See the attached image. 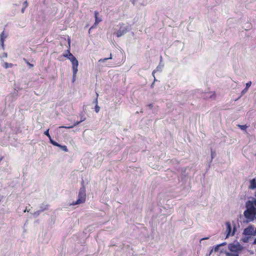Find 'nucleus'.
Returning <instances> with one entry per match:
<instances>
[{"instance_id": "obj_1", "label": "nucleus", "mask_w": 256, "mask_h": 256, "mask_svg": "<svg viewBox=\"0 0 256 256\" xmlns=\"http://www.w3.org/2000/svg\"><path fill=\"white\" fill-rule=\"evenodd\" d=\"M245 204L246 210L244 212V216L246 220L244 222L249 223L256 220V198H248Z\"/></svg>"}, {"instance_id": "obj_2", "label": "nucleus", "mask_w": 256, "mask_h": 256, "mask_svg": "<svg viewBox=\"0 0 256 256\" xmlns=\"http://www.w3.org/2000/svg\"><path fill=\"white\" fill-rule=\"evenodd\" d=\"M254 226L252 224H250L245 228L242 232L244 236L241 238L240 240L244 243L248 242L252 236H255L254 234Z\"/></svg>"}, {"instance_id": "obj_3", "label": "nucleus", "mask_w": 256, "mask_h": 256, "mask_svg": "<svg viewBox=\"0 0 256 256\" xmlns=\"http://www.w3.org/2000/svg\"><path fill=\"white\" fill-rule=\"evenodd\" d=\"M82 186L80 189V191L78 192V199L76 201L73 203V205L79 204H82L84 202L86 198V188L84 186V181L82 180L81 182Z\"/></svg>"}, {"instance_id": "obj_4", "label": "nucleus", "mask_w": 256, "mask_h": 256, "mask_svg": "<svg viewBox=\"0 0 256 256\" xmlns=\"http://www.w3.org/2000/svg\"><path fill=\"white\" fill-rule=\"evenodd\" d=\"M228 248L231 252H238L244 249V247L240 244L239 242L235 241L228 244Z\"/></svg>"}, {"instance_id": "obj_5", "label": "nucleus", "mask_w": 256, "mask_h": 256, "mask_svg": "<svg viewBox=\"0 0 256 256\" xmlns=\"http://www.w3.org/2000/svg\"><path fill=\"white\" fill-rule=\"evenodd\" d=\"M70 61L72 64V82H74L76 80V73L78 71V62L74 56L72 58Z\"/></svg>"}, {"instance_id": "obj_6", "label": "nucleus", "mask_w": 256, "mask_h": 256, "mask_svg": "<svg viewBox=\"0 0 256 256\" xmlns=\"http://www.w3.org/2000/svg\"><path fill=\"white\" fill-rule=\"evenodd\" d=\"M233 223H234V228H233V230H232V227L230 222H226V238H228V236H234L236 232V224H234V222H233Z\"/></svg>"}, {"instance_id": "obj_7", "label": "nucleus", "mask_w": 256, "mask_h": 256, "mask_svg": "<svg viewBox=\"0 0 256 256\" xmlns=\"http://www.w3.org/2000/svg\"><path fill=\"white\" fill-rule=\"evenodd\" d=\"M128 31V27L124 26V25L122 24L120 26L119 30L116 32H115L114 34H116L117 37L120 38L125 34Z\"/></svg>"}, {"instance_id": "obj_8", "label": "nucleus", "mask_w": 256, "mask_h": 256, "mask_svg": "<svg viewBox=\"0 0 256 256\" xmlns=\"http://www.w3.org/2000/svg\"><path fill=\"white\" fill-rule=\"evenodd\" d=\"M204 99L208 98H215V93L213 92H205L202 94V96Z\"/></svg>"}, {"instance_id": "obj_9", "label": "nucleus", "mask_w": 256, "mask_h": 256, "mask_svg": "<svg viewBox=\"0 0 256 256\" xmlns=\"http://www.w3.org/2000/svg\"><path fill=\"white\" fill-rule=\"evenodd\" d=\"M44 134L50 140V143L51 144H52L54 146H57L58 145V142H55L54 140L52 138H51V136H50V134H49V129H48L47 130H46L44 132Z\"/></svg>"}, {"instance_id": "obj_10", "label": "nucleus", "mask_w": 256, "mask_h": 256, "mask_svg": "<svg viewBox=\"0 0 256 256\" xmlns=\"http://www.w3.org/2000/svg\"><path fill=\"white\" fill-rule=\"evenodd\" d=\"M7 37V34H5L4 32L3 31L0 34V42L2 46V48L4 49V41L5 38Z\"/></svg>"}, {"instance_id": "obj_11", "label": "nucleus", "mask_w": 256, "mask_h": 256, "mask_svg": "<svg viewBox=\"0 0 256 256\" xmlns=\"http://www.w3.org/2000/svg\"><path fill=\"white\" fill-rule=\"evenodd\" d=\"M248 188L252 190L256 188V180L255 178H253L250 180V185L248 186Z\"/></svg>"}, {"instance_id": "obj_12", "label": "nucleus", "mask_w": 256, "mask_h": 256, "mask_svg": "<svg viewBox=\"0 0 256 256\" xmlns=\"http://www.w3.org/2000/svg\"><path fill=\"white\" fill-rule=\"evenodd\" d=\"M94 18H95V22L94 25L98 24L102 20L100 18H98V16L99 13L97 11L94 12Z\"/></svg>"}, {"instance_id": "obj_13", "label": "nucleus", "mask_w": 256, "mask_h": 256, "mask_svg": "<svg viewBox=\"0 0 256 256\" xmlns=\"http://www.w3.org/2000/svg\"><path fill=\"white\" fill-rule=\"evenodd\" d=\"M49 205L46 203H43L40 206V210L42 212L48 208Z\"/></svg>"}, {"instance_id": "obj_14", "label": "nucleus", "mask_w": 256, "mask_h": 256, "mask_svg": "<svg viewBox=\"0 0 256 256\" xmlns=\"http://www.w3.org/2000/svg\"><path fill=\"white\" fill-rule=\"evenodd\" d=\"M80 123H81V122L80 121H77V122H76L72 126H60V128H68V129L71 128H73L75 126L78 125Z\"/></svg>"}, {"instance_id": "obj_15", "label": "nucleus", "mask_w": 256, "mask_h": 256, "mask_svg": "<svg viewBox=\"0 0 256 256\" xmlns=\"http://www.w3.org/2000/svg\"><path fill=\"white\" fill-rule=\"evenodd\" d=\"M68 54H64L65 58H68V60H71L74 56L70 52L69 50H68Z\"/></svg>"}, {"instance_id": "obj_16", "label": "nucleus", "mask_w": 256, "mask_h": 256, "mask_svg": "<svg viewBox=\"0 0 256 256\" xmlns=\"http://www.w3.org/2000/svg\"><path fill=\"white\" fill-rule=\"evenodd\" d=\"M112 54H110L109 58H100L98 60V62H106L107 60H112Z\"/></svg>"}, {"instance_id": "obj_17", "label": "nucleus", "mask_w": 256, "mask_h": 256, "mask_svg": "<svg viewBox=\"0 0 256 256\" xmlns=\"http://www.w3.org/2000/svg\"><path fill=\"white\" fill-rule=\"evenodd\" d=\"M56 146H58L59 148H60L61 149L64 150V152H67L68 151V149L67 147L66 146H62L58 143V145Z\"/></svg>"}, {"instance_id": "obj_18", "label": "nucleus", "mask_w": 256, "mask_h": 256, "mask_svg": "<svg viewBox=\"0 0 256 256\" xmlns=\"http://www.w3.org/2000/svg\"><path fill=\"white\" fill-rule=\"evenodd\" d=\"M188 178L186 176H182V185L184 184L186 182H188Z\"/></svg>"}, {"instance_id": "obj_19", "label": "nucleus", "mask_w": 256, "mask_h": 256, "mask_svg": "<svg viewBox=\"0 0 256 256\" xmlns=\"http://www.w3.org/2000/svg\"><path fill=\"white\" fill-rule=\"evenodd\" d=\"M12 64H10V63H8V62H4V67L5 68H11L12 67Z\"/></svg>"}, {"instance_id": "obj_20", "label": "nucleus", "mask_w": 256, "mask_h": 256, "mask_svg": "<svg viewBox=\"0 0 256 256\" xmlns=\"http://www.w3.org/2000/svg\"><path fill=\"white\" fill-rule=\"evenodd\" d=\"M226 256H239V254H238V252H234V253H231V252H226Z\"/></svg>"}, {"instance_id": "obj_21", "label": "nucleus", "mask_w": 256, "mask_h": 256, "mask_svg": "<svg viewBox=\"0 0 256 256\" xmlns=\"http://www.w3.org/2000/svg\"><path fill=\"white\" fill-rule=\"evenodd\" d=\"M163 66H164V65L163 64L161 65L160 62L159 65L156 67V70L160 71V72L162 71Z\"/></svg>"}, {"instance_id": "obj_22", "label": "nucleus", "mask_w": 256, "mask_h": 256, "mask_svg": "<svg viewBox=\"0 0 256 256\" xmlns=\"http://www.w3.org/2000/svg\"><path fill=\"white\" fill-rule=\"evenodd\" d=\"M238 126L242 130H245L246 128H247V126L246 125H238Z\"/></svg>"}, {"instance_id": "obj_23", "label": "nucleus", "mask_w": 256, "mask_h": 256, "mask_svg": "<svg viewBox=\"0 0 256 256\" xmlns=\"http://www.w3.org/2000/svg\"><path fill=\"white\" fill-rule=\"evenodd\" d=\"M220 248V245L218 244L214 247L213 250L214 251V252H218Z\"/></svg>"}, {"instance_id": "obj_24", "label": "nucleus", "mask_w": 256, "mask_h": 256, "mask_svg": "<svg viewBox=\"0 0 256 256\" xmlns=\"http://www.w3.org/2000/svg\"><path fill=\"white\" fill-rule=\"evenodd\" d=\"M86 120L85 117L84 116V115L83 114H80V122H84Z\"/></svg>"}, {"instance_id": "obj_25", "label": "nucleus", "mask_w": 256, "mask_h": 256, "mask_svg": "<svg viewBox=\"0 0 256 256\" xmlns=\"http://www.w3.org/2000/svg\"><path fill=\"white\" fill-rule=\"evenodd\" d=\"M216 155V153L215 152L212 150L211 151V161L214 158Z\"/></svg>"}, {"instance_id": "obj_26", "label": "nucleus", "mask_w": 256, "mask_h": 256, "mask_svg": "<svg viewBox=\"0 0 256 256\" xmlns=\"http://www.w3.org/2000/svg\"><path fill=\"white\" fill-rule=\"evenodd\" d=\"M95 112L98 113L100 112V106L96 104L94 108Z\"/></svg>"}, {"instance_id": "obj_27", "label": "nucleus", "mask_w": 256, "mask_h": 256, "mask_svg": "<svg viewBox=\"0 0 256 256\" xmlns=\"http://www.w3.org/2000/svg\"><path fill=\"white\" fill-rule=\"evenodd\" d=\"M41 213V212L38 210L36 212H35L34 213V216H39V214Z\"/></svg>"}, {"instance_id": "obj_28", "label": "nucleus", "mask_w": 256, "mask_h": 256, "mask_svg": "<svg viewBox=\"0 0 256 256\" xmlns=\"http://www.w3.org/2000/svg\"><path fill=\"white\" fill-rule=\"evenodd\" d=\"M220 254H222V253H225L226 252H228L226 251V250H224V248H220Z\"/></svg>"}, {"instance_id": "obj_29", "label": "nucleus", "mask_w": 256, "mask_h": 256, "mask_svg": "<svg viewBox=\"0 0 256 256\" xmlns=\"http://www.w3.org/2000/svg\"><path fill=\"white\" fill-rule=\"evenodd\" d=\"M251 84H252V82H251L250 81V82H248L246 84V88H248H248L250 86Z\"/></svg>"}, {"instance_id": "obj_30", "label": "nucleus", "mask_w": 256, "mask_h": 256, "mask_svg": "<svg viewBox=\"0 0 256 256\" xmlns=\"http://www.w3.org/2000/svg\"><path fill=\"white\" fill-rule=\"evenodd\" d=\"M248 90V88H245L242 91V94L243 95L246 92H247Z\"/></svg>"}, {"instance_id": "obj_31", "label": "nucleus", "mask_w": 256, "mask_h": 256, "mask_svg": "<svg viewBox=\"0 0 256 256\" xmlns=\"http://www.w3.org/2000/svg\"><path fill=\"white\" fill-rule=\"evenodd\" d=\"M7 56H8L7 53L4 52L2 57V58H7Z\"/></svg>"}, {"instance_id": "obj_32", "label": "nucleus", "mask_w": 256, "mask_h": 256, "mask_svg": "<svg viewBox=\"0 0 256 256\" xmlns=\"http://www.w3.org/2000/svg\"><path fill=\"white\" fill-rule=\"evenodd\" d=\"M226 242H222V244H219V245H220V248H221L222 246H224L226 245Z\"/></svg>"}, {"instance_id": "obj_33", "label": "nucleus", "mask_w": 256, "mask_h": 256, "mask_svg": "<svg viewBox=\"0 0 256 256\" xmlns=\"http://www.w3.org/2000/svg\"><path fill=\"white\" fill-rule=\"evenodd\" d=\"M24 6H25V8H26L28 6V2L27 1H25L24 2Z\"/></svg>"}, {"instance_id": "obj_34", "label": "nucleus", "mask_w": 256, "mask_h": 256, "mask_svg": "<svg viewBox=\"0 0 256 256\" xmlns=\"http://www.w3.org/2000/svg\"><path fill=\"white\" fill-rule=\"evenodd\" d=\"M26 8H25V6H24V8H22V9L21 10V12H22V13L24 12Z\"/></svg>"}, {"instance_id": "obj_35", "label": "nucleus", "mask_w": 256, "mask_h": 256, "mask_svg": "<svg viewBox=\"0 0 256 256\" xmlns=\"http://www.w3.org/2000/svg\"><path fill=\"white\" fill-rule=\"evenodd\" d=\"M27 64L30 66V67H32L33 66V64H30V62H26Z\"/></svg>"}, {"instance_id": "obj_36", "label": "nucleus", "mask_w": 256, "mask_h": 256, "mask_svg": "<svg viewBox=\"0 0 256 256\" xmlns=\"http://www.w3.org/2000/svg\"><path fill=\"white\" fill-rule=\"evenodd\" d=\"M252 244H256V238H254L253 242H252Z\"/></svg>"}, {"instance_id": "obj_37", "label": "nucleus", "mask_w": 256, "mask_h": 256, "mask_svg": "<svg viewBox=\"0 0 256 256\" xmlns=\"http://www.w3.org/2000/svg\"><path fill=\"white\" fill-rule=\"evenodd\" d=\"M148 106L150 108H151L152 107V104H149L148 105Z\"/></svg>"}, {"instance_id": "obj_38", "label": "nucleus", "mask_w": 256, "mask_h": 256, "mask_svg": "<svg viewBox=\"0 0 256 256\" xmlns=\"http://www.w3.org/2000/svg\"><path fill=\"white\" fill-rule=\"evenodd\" d=\"M254 236H256V228L255 229L254 228Z\"/></svg>"}, {"instance_id": "obj_39", "label": "nucleus", "mask_w": 256, "mask_h": 256, "mask_svg": "<svg viewBox=\"0 0 256 256\" xmlns=\"http://www.w3.org/2000/svg\"><path fill=\"white\" fill-rule=\"evenodd\" d=\"M94 102H95L96 104H98V99L97 98L94 100Z\"/></svg>"}, {"instance_id": "obj_40", "label": "nucleus", "mask_w": 256, "mask_h": 256, "mask_svg": "<svg viewBox=\"0 0 256 256\" xmlns=\"http://www.w3.org/2000/svg\"><path fill=\"white\" fill-rule=\"evenodd\" d=\"M212 251H213V249H212V250L210 252H209V254H208V256H210V255L212 254Z\"/></svg>"}, {"instance_id": "obj_41", "label": "nucleus", "mask_w": 256, "mask_h": 256, "mask_svg": "<svg viewBox=\"0 0 256 256\" xmlns=\"http://www.w3.org/2000/svg\"><path fill=\"white\" fill-rule=\"evenodd\" d=\"M208 237H206V238H202L201 239V240H207L208 239Z\"/></svg>"}, {"instance_id": "obj_42", "label": "nucleus", "mask_w": 256, "mask_h": 256, "mask_svg": "<svg viewBox=\"0 0 256 256\" xmlns=\"http://www.w3.org/2000/svg\"><path fill=\"white\" fill-rule=\"evenodd\" d=\"M136 0H130V1L132 2L134 4V2H135V1Z\"/></svg>"}, {"instance_id": "obj_43", "label": "nucleus", "mask_w": 256, "mask_h": 256, "mask_svg": "<svg viewBox=\"0 0 256 256\" xmlns=\"http://www.w3.org/2000/svg\"><path fill=\"white\" fill-rule=\"evenodd\" d=\"M154 72H155V70H154L153 72H152V74H153L154 76Z\"/></svg>"}, {"instance_id": "obj_44", "label": "nucleus", "mask_w": 256, "mask_h": 256, "mask_svg": "<svg viewBox=\"0 0 256 256\" xmlns=\"http://www.w3.org/2000/svg\"><path fill=\"white\" fill-rule=\"evenodd\" d=\"M162 56H160V62H162Z\"/></svg>"}, {"instance_id": "obj_45", "label": "nucleus", "mask_w": 256, "mask_h": 256, "mask_svg": "<svg viewBox=\"0 0 256 256\" xmlns=\"http://www.w3.org/2000/svg\"><path fill=\"white\" fill-rule=\"evenodd\" d=\"M255 196H256V194H255Z\"/></svg>"}]
</instances>
